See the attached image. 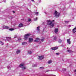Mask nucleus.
Instances as JSON below:
<instances>
[{"label":"nucleus","mask_w":76,"mask_h":76,"mask_svg":"<svg viewBox=\"0 0 76 76\" xmlns=\"http://www.w3.org/2000/svg\"><path fill=\"white\" fill-rule=\"evenodd\" d=\"M47 25H48L50 28H53L54 26V20H53L52 21L50 20H47Z\"/></svg>","instance_id":"1"},{"label":"nucleus","mask_w":76,"mask_h":76,"mask_svg":"<svg viewBox=\"0 0 76 76\" xmlns=\"http://www.w3.org/2000/svg\"><path fill=\"white\" fill-rule=\"evenodd\" d=\"M30 35H31L30 34H26L24 36V39L25 40L27 39H28V38Z\"/></svg>","instance_id":"2"},{"label":"nucleus","mask_w":76,"mask_h":76,"mask_svg":"<svg viewBox=\"0 0 76 76\" xmlns=\"http://www.w3.org/2000/svg\"><path fill=\"white\" fill-rule=\"evenodd\" d=\"M60 13L57 12V11H56L55 12L54 15L56 17V18L60 16Z\"/></svg>","instance_id":"3"},{"label":"nucleus","mask_w":76,"mask_h":76,"mask_svg":"<svg viewBox=\"0 0 76 76\" xmlns=\"http://www.w3.org/2000/svg\"><path fill=\"white\" fill-rule=\"evenodd\" d=\"M19 67H20L22 68V70H25V69H26V68L25 66H24V64H20L19 66Z\"/></svg>","instance_id":"4"},{"label":"nucleus","mask_w":76,"mask_h":76,"mask_svg":"<svg viewBox=\"0 0 76 76\" xmlns=\"http://www.w3.org/2000/svg\"><path fill=\"white\" fill-rule=\"evenodd\" d=\"M38 58L39 60H42V59L44 58V57L43 56H39Z\"/></svg>","instance_id":"5"},{"label":"nucleus","mask_w":76,"mask_h":76,"mask_svg":"<svg viewBox=\"0 0 76 76\" xmlns=\"http://www.w3.org/2000/svg\"><path fill=\"white\" fill-rule=\"evenodd\" d=\"M33 41V38H30L28 39V42H32Z\"/></svg>","instance_id":"6"},{"label":"nucleus","mask_w":76,"mask_h":76,"mask_svg":"<svg viewBox=\"0 0 76 76\" xmlns=\"http://www.w3.org/2000/svg\"><path fill=\"white\" fill-rule=\"evenodd\" d=\"M6 38H7V41H10L11 40V38L9 37H6Z\"/></svg>","instance_id":"7"},{"label":"nucleus","mask_w":76,"mask_h":76,"mask_svg":"<svg viewBox=\"0 0 76 76\" xmlns=\"http://www.w3.org/2000/svg\"><path fill=\"white\" fill-rule=\"evenodd\" d=\"M40 41V39L39 38H37L36 39L34 40V42H38Z\"/></svg>","instance_id":"8"},{"label":"nucleus","mask_w":76,"mask_h":76,"mask_svg":"<svg viewBox=\"0 0 76 76\" xmlns=\"http://www.w3.org/2000/svg\"><path fill=\"white\" fill-rule=\"evenodd\" d=\"M67 43L69 44H71V42H70V39H69L67 40Z\"/></svg>","instance_id":"9"},{"label":"nucleus","mask_w":76,"mask_h":76,"mask_svg":"<svg viewBox=\"0 0 76 76\" xmlns=\"http://www.w3.org/2000/svg\"><path fill=\"white\" fill-rule=\"evenodd\" d=\"M51 49L53 50H57L58 49V47H55V48H51Z\"/></svg>","instance_id":"10"},{"label":"nucleus","mask_w":76,"mask_h":76,"mask_svg":"<svg viewBox=\"0 0 76 76\" xmlns=\"http://www.w3.org/2000/svg\"><path fill=\"white\" fill-rule=\"evenodd\" d=\"M73 33H76V27H75L73 30Z\"/></svg>","instance_id":"11"},{"label":"nucleus","mask_w":76,"mask_h":76,"mask_svg":"<svg viewBox=\"0 0 76 76\" xmlns=\"http://www.w3.org/2000/svg\"><path fill=\"white\" fill-rule=\"evenodd\" d=\"M3 28H4V29H8V28H9V27L4 26L3 27Z\"/></svg>","instance_id":"12"},{"label":"nucleus","mask_w":76,"mask_h":76,"mask_svg":"<svg viewBox=\"0 0 76 76\" xmlns=\"http://www.w3.org/2000/svg\"><path fill=\"white\" fill-rule=\"evenodd\" d=\"M40 28V27H39V26L37 27V31H38L39 33V32H40V29H39Z\"/></svg>","instance_id":"13"},{"label":"nucleus","mask_w":76,"mask_h":76,"mask_svg":"<svg viewBox=\"0 0 76 76\" xmlns=\"http://www.w3.org/2000/svg\"><path fill=\"white\" fill-rule=\"evenodd\" d=\"M58 28H56L55 29V33H57V32H58Z\"/></svg>","instance_id":"14"},{"label":"nucleus","mask_w":76,"mask_h":76,"mask_svg":"<svg viewBox=\"0 0 76 76\" xmlns=\"http://www.w3.org/2000/svg\"><path fill=\"white\" fill-rule=\"evenodd\" d=\"M67 52L68 53H72V52H73V51H72V50H67Z\"/></svg>","instance_id":"15"},{"label":"nucleus","mask_w":76,"mask_h":76,"mask_svg":"<svg viewBox=\"0 0 76 76\" xmlns=\"http://www.w3.org/2000/svg\"><path fill=\"white\" fill-rule=\"evenodd\" d=\"M23 24H22V23H20L19 25V27H22V26H23Z\"/></svg>","instance_id":"16"},{"label":"nucleus","mask_w":76,"mask_h":76,"mask_svg":"<svg viewBox=\"0 0 76 76\" xmlns=\"http://www.w3.org/2000/svg\"><path fill=\"white\" fill-rule=\"evenodd\" d=\"M20 53V50H17L16 51L17 54H19Z\"/></svg>","instance_id":"17"},{"label":"nucleus","mask_w":76,"mask_h":76,"mask_svg":"<svg viewBox=\"0 0 76 76\" xmlns=\"http://www.w3.org/2000/svg\"><path fill=\"white\" fill-rule=\"evenodd\" d=\"M53 62V61L51 60H50L48 61V64H51Z\"/></svg>","instance_id":"18"},{"label":"nucleus","mask_w":76,"mask_h":76,"mask_svg":"<svg viewBox=\"0 0 76 76\" xmlns=\"http://www.w3.org/2000/svg\"><path fill=\"white\" fill-rule=\"evenodd\" d=\"M27 44V42H23L22 43V45H25V44Z\"/></svg>","instance_id":"19"},{"label":"nucleus","mask_w":76,"mask_h":76,"mask_svg":"<svg viewBox=\"0 0 76 76\" xmlns=\"http://www.w3.org/2000/svg\"><path fill=\"white\" fill-rule=\"evenodd\" d=\"M58 42L59 43H61V42H62V40L60 39L58 40Z\"/></svg>","instance_id":"20"},{"label":"nucleus","mask_w":76,"mask_h":76,"mask_svg":"<svg viewBox=\"0 0 76 76\" xmlns=\"http://www.w3.org/2000/svg\"><path fill=\"white\" fill-rule=\"evenodd\" d=\"M28 53L29 54H32V52L31 51H28Z\"/></svg>","instance_id":"21"},{"label":"nucleus","mask_w":76,"mask_h":76,"mask_svg":"<svg viewBox=\"0 0 76 76\" xmlns=\"http://www.w3.org/2000/svg\"><path fill=\"white\" fill-rule=\"evenodd\" d=\"M12 67V66H8L7 67V69H10Z\"/></svg>","instance_id":"22"},{"label":"nucleus","mask_w":76,"mask_h":76,"mask_svg":"<svg viewBox=\"0 0 76 76\" xmlns=\"http://www.w3.org/2000/svg\"><path fill=\"white\" fill-rule=\"evenodd\" d=\"M39 13L38 12H37L35 13V15H36L37 16H38V14H39Z\"/></svg>","instance_id":"23"},{"label":"nucleus","mask_w":76,"mask_h":76,"mask_svg":"<svg viewBox=\"0 0 76 76\" xmlns=\"http://www.w3.org/2000/svg\"><path fill=\"white\" fill-rule=\"evenodd\" d=\"M0 44H1V45H3V44H4V43H3V42L1 41L0 42Z\"/></svg>","instance_id":"24"},{"label":"nucleus","mask_w":76,"mask_h":76,"mask_svg":"<svg viewBox=\"0 0 76 76\" xmlns=\"http://www.w3.org/2000/svg\"><path fill=\"white\" fill-rule=\"evenodd\" d=\"M34 21H36L38 20V18H35L34 19Z\"/></svg>","instance_id":"25"},{"label":"nucleus","mask_w":76,"mask_h":76,"mask_svg":"<svg viewBox=\"0 0 76 76\" xmlns=\"http://www.w3.org/2000/svg\"><path fill=\"white\" fill-rule=\"evenodd\" d=\"M41 41H42V42H43L44 41V38H43L42 39H41Z\"/></svg>","instance_id":"26"},{"label":"nucleus","mask_w":76,"mask_h":76,"mask_svg":"<svg viewBox=\"0 0 76 76\" xmlns=\"http://www.w3.org/2000/svg\"><path fill=\"white\" fill-rule=\"evenodd\" d=\"M10 31H13L14 29L13 28H11L9 29Z\"/></svg>","instance_id":"27"},{"label":"nucleus","mask_w":76,"mask_h":76,"mask_svg":"<svg viewBox=\"0 0 76 76\" xmlns=\"http://www.w3.org/2000/svg\"><path fill=\"white\" fill-rule=\"evenodd\" d=\"M31 19L29 18L28 19V22H30V21H31Z\"/></svg>","instance_id":"28"},{"label":"nucleus","mask_w":76,"mask_h":76,"mask_svg":"<svg viewBox=\"0 0 76 76\" xmlns=\"http://www.w3.org/2000/svg\"><path fill=\"white\" fill-rule=\"evenodd\" d=\"M65 23H69V21H65Z\"/></svg>","instance_id":"29"},{"label":"nucleus","mask_w":76,"mask_h":76,"mask_svg":"<svg viewBox=\"0 0 76 76\" xmlns=\"http://www.w3.org/2000/svg\"><path fill=\"white\" fill-rule=\"evenodd\" d=\"M17 38V35H15L14 36V38Z\"/></svg>","instance_id":"30"},{"label":"nucleus","mask_w":76,"mask_h":76,"mask_svg":"<svg viewBox=\"0 0 76 76\" xmlns=\"http://www.w3.org/2000/svg\"><path fill=\"white\" fill-rule=\"evenodd\" d=\"M33 67H36L37 65L34 64L33 65Z\"/></svg>","instance_id":"31"},{"label":"nucleus","mask_w":76,"mask_h":76,"mask_svg":"<svg viewBox=\"0 0 76 76\" xmlns=\"http://www.w3.org/2000/svg\"><path fill=\"white\" fill-rule=\"evenodd\" d=\"M63 71H66V69L65 68H63Z\"/></svg>","instance_id":"32"},{"label":"nucleus","mask_w":76,"mask_h":76,"mask_svg":"<svg viewBox=\"0 0 76 76\" xmlns=\"http://www.w3.org/2000/svg\"><path fill=\"white\" fill-rule=\"evenodd\" d=\"M40 69H44V67H42L40 68Z\"/></svg>","instance_id":"33"},{"label":"nucleus","mask_w":76,"mask_h":76,"mask_svg":"<svg viewBox=\"0 0 76 76\" xmlns=\"http://www.w3.org/2000/svg\"><path fill=\"white\" fill-rule=\"evenodd\" d=\"M59 55V53H56V55H57V56H58Z\"/></svg>","instance_id":"34"},{"label":"nucleus","mask_w":76,"mask_h":76,"mask_svg":"<svg viewBox=\"0 0 76 76\" xmlns=\"http://www.w3.org/2000/svg\"><path fill=\"white\" fill-rule=\"evenodd\" d=\"M18 40H21V38H18Z\"/></svg>","instance_id":"35"},{"label":"nucleus","mask_w":76,"mask_h":76,"mask_svg":"<svg viewBox=\"0 0 76 76\" xmlns=\"http://www.w3.org/2000/svg\"><path fill=\"white\" fill-rule=\"evenodd\" d=\"M57 39V37H55L54 38V39H55V40H56V39Z\"/></svg>","instance_id":"36"},{"label":"nucleus","mask_w":76,"mask_h":76,"mask_svg":"<svg viewBox=\"0 0 76 76\" xmlns=\"http://www.w3.org/2000/svg\"><path fill=\"white\" fill-rule=\"evenodd\" d=\"M74 72L75 73V74L76 75V69L74 71Z\"/></svg>","instance_id":"37"},{"label":"nucleus","mask_w":76,"mask_h":76,"mask_svg":"<svg viewBox=\"0 0 76 76\" xmlns=\"http://www.w3.org/2000/svg\"><path fill=\"white\" fill-rule=\"evenodd\" d=\"M71 25H69V27H71Z\"/></svg>","instance_id":"38"},{"label":"nucleus","mask_w":76,"mask_h":76,"mask_svg":"<svg viewBox=\"0 0 76 76\" xmlns=\"http://www.w3.org/2000/svg\"><path fill=\"white\" fill-rule=\"evenodd\" d=\"M31 1H33V2H34V0H31Z\"/></svg>","instance_id":"39"},{"label":"nucleus","mask_w":76,"mask_h":76,"mask_svg":"<svg viewBox=\"0 0 76 76\" xmlns=\"http://www.w3.org/2000/svg\"><path fill=\"white\" fill-rule=\"evenodd\" d=\"M13 13H15V11H13Z\"/></svg>","instance_id":"40"},{"label":"nucleus","mask_w":76,"mask_h":76,"mask_svg":"<svg viewBox=\"0 0 76 76\" xmlns=\"http://www.w3.org/2000/svg\"><path fill=\"white\" fill-rule=\"evenodd\" d=\"M67 48V49H68V48Z\"/></svg>","instance_id":"41"}]
</instances>
